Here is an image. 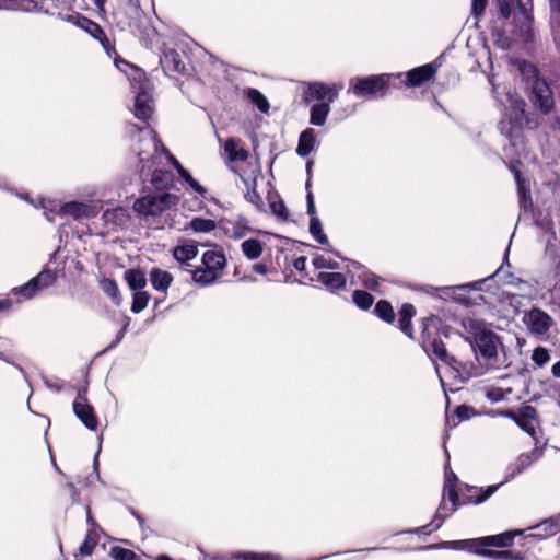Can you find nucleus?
Listing matches in <instances>:
<instances>
[{"mask_svg":"<svg viewBox=\"0 0 560 560\" xmlns=\"http://www.w3.org/2000/svg\"><path fill=\"white\" fill-rule=\"evenodd\" d=\"M466 339L470 342L478 365H471V377L483 375L487 371L500 366V350L503 349L501 338L479 318L466 317L462 320Z\"/></svg>","mask_w":560,"mask_h":560,"instance_id":"f257e3e1","label":"nucleus"},{"mask_svg":"<svg viewBox=\"0 0 560 560\" xmlns=\"http://www.w3.org/2000/svg\"><path fill=\"white\" fill-rule=\"evenodd\" d=\"M500 14L503 19L513 15L517 33L525 40L532 36V0H497Z\"/></svg>","mask_w":560,"mask_h":560,"instance_id":"f03ea898","label":"nucleus"},{"mask_svg":"<svg viewBox=\"0 0 560 560\" xmlns=\"http://www.w3.org/2000/svg\"><path fill=\"white\" fill-rule=\"evenodd\" d=\"M435 317L422 319L421 346L430 355L457 370L458 361L447 353L444 342L436 337Z\"/></svg>","mask_w":560,"mask_h":560,"instance_id":"7ed1b4c3","label":"nucleus"},{"mask_svg":"<svg viewBox=\"0 0 560 560\" xmlns=\"http://www.w3.org/2000/svg\"><path fill=\"white\" fill-rule=\"evenodd\" d=\"M389 74L370 75L365 78H353L350 81L348 92L358 97H373L388 86Z\"/></svg>","mask_w":560,"mask_h":560,"instance_id":"20e7f679","label":"nucleus"},{"mask_svg":"<svg viewBox=\"0 0 560 560\" xmlns=\"http://www.w3.org/2000/svg\"><path fill=\"white\" fill-rule=\"evenodd\" d=\"M176 197L164 192L161 195H148L138 198L133 203V210L141 215H158L171 206L175 205Z\"/></svg>","mask_w":560,"mask_h":560,"instance_id":"39448f33","label":"nucleus"},{"mask_svg":"<svg viewBox=\"0 0 560 560\" xmlns=\"http://www.w3.org/2000/svg\"><path fill=\"white\" fill-rule=\"evenodd\" d=\"M521 534V532H506L500 535H493V536H486L481 538L476 539H466V540H457V541H450L444 542V546H452V547H459L463 549H475L479 547H487V546H493V547H506L511 546L513 542V538L515 535Z\"/></svg>","mask_w":560,"mask_h":560,"instance_id":"423d86ee","label":"nucleus"},{"mask_svg":"<svg viewBox=\"0 0 560 560\" xmlns=\"http://www.w3.org/2000/svg\"><path fill=\"white\" fill-rule=\"evenodd\" d=\"M444 495H446L448 498V500L452 503V506L447 508L444 502H442L440 504L438 512L435 514V517L432 521V523L430 524V526H432V529L440 528L443 521L446 517H448L452 513H454L458 506L459 498H458L455 485L450 482V477H447V481H445V483H444ZM428 527H429V525L421 527L420 532L425 533Z\"/></svg>","mask_w":560,"mask_h":560,"instance_id":"0eeeda50","label":"nucleus"},{"mask_svg":"<svg viewBox=\"0 0 560 560\" xmlns=\"http://www.w3.org/2000/svg\"><path fill=\"white\" fill-rule=\"evenodd\" d=\"M530 102L544 113H549L555 106L553 93L549 84L536 78L532 84Z\"/></svg>","mask_w":560,"mask_h":560,"instance_id":"6e6552de","label":"nucleus"},{"mask_svg":"<svg viewBox=\"0 0 560 560\" xmlns=\"http://www.w3.org/2000/svg\"><path fill=\"white\" fill-rule=\"evenodd\" d=\"M54 281L55 275L49 270H45L30 280L26 284L14 288L13 293L22 295L23 299H31L37 291L51 285Z\"/></svg>","mask_w":560,"mask_h":560,"instance_id":"1a4fd4ad","label":"nucleus"},{"mask_svg":"<svg viewBox=\"0 0 560 560\" xmlns=\"http://www.w3.org/2000/svg\"><path fill=\"white\" fill-rule=\"evenodd\" d=\"M524 322L532 334L542 336L548 332L553 320L539 308H533L525 314Z\"/></svg>","mask_w":560,"mask_h":560,"instance_id":"9d476101","label":"nucleus"},{"mask_svg":"<svg viewBox=\"0 0 560 560\" xmlns=\"http://www.w3.org/2000/svg\"><path fill=\"white\" fill-rule=\"evenodd\" d=\"M142 141L148 148V150H140L138 152L139 162L142 164L141 173L143 174L145 171L148 173L151 172L155 166L159 147L161 143L152 132H148V136L143 138Z\"/></svg>","mask_w":560,"mask_h":560,"instance_id":"9b49d317","label":"nucleus"},{"mask_svg":"<svg viewBox=\"0 0 560 560\" xmlns=\"http://www.w3.org/2000/svg\"><path fill=\"white\" fill-rule=\"evenodd\" d=\"M501 415L514 420L515 423L529 435H535V420L537 417V411L533 406H523L517 415H515L513 411H503Z\"/></svg>","mask_w":560,"mask_h":560,"instance_id":"f8f14e48","label":"nucleus"},{"mask_svg":"<svg viewBox=\"0 0 560 560\" xmlns=\"http://www.w3.org/2000/svg\"><path fill=\"white\" fill-rule=\"evenodd\" d=\"M153 108V100L151 94L149 93L148 82H145L144 84H140L139 91H137L135 103L136 117L142 120H147L151 117Z\"/></svg>","mask_w":560,"mask_h":560,"instance_id":"ddd939ff","label":"nucleus"},{"mask_svg":"<svg viewBox=\"0 0 560 560\" xmlns=\"http://www.w3.org/2000/svg\"><path fill=\"white\" fill-rule=\"evenodd\" d=\"M341 86H328L322 82L308 84L307 91L304 94V101L310 103L312 100L324 101L328 98V103L335 101Z\"/></svg>","mask_w":560,"mask_h":560,"instance_id":"4468645a","label":"nucleus"},{"mask_svg":"<svg viewBox=\"0 0 560 560\" xmlns=\"http://www.w3.org/2000/svg\"><path fill=\"white\" fill-rule=\"evenodd\" d=\"M72 407L74 415L83 422L88 429L96 430L98 421L94 413L93 407L85 401L81 394L78 395L77 399L73 401Z\"/></svg>","mask_w":560,"mask_h":560,"instance_id":"2eb2a0df","label":"nucleus"},{"mask_svg":"<svg viewBox=\"0 0 560 560\" xmlns=\"http://www.w3.org/2000/svg\"><path fill=\"white\" fill-rule=\"evenodd\" d=\"M542 455V451L539 448H535L528 453L521 454L516 459L515 464L512 467V471L505 478V481L513 479L515 476L522 474L525 469H527L533 463H535Z\"/></svg>","mask_w":560,"mask_h":560,"instance_id":"dca6fc26","label":"nucleus"},{"mask_svg":"<svg viewBox=\"0 0 560 560\" xmlns=\"http://www.w3.org/2000/svg\"><path fill=\"white\" fill-rule=\"evenodd\" d=\"M499 487L500 485L488 486L486 489L474 486L468 487V493L464 495V502L471 504H480L487 501L492 494H494Z\"/></svg>","mask_w":560,"mask_h":560,"instance_id":"f3484780","label":"nucleus"},{"mask_svg":"<svg viewBox=\"0 0 560 560\" xmlns=\"http://www.w3.org/2000/svg\"><path fill=\"white\" fill-rule=\"evenodd\" d=\"M434 73L435 68L432 65L415 68L407 73V85L419 86L425 81H429Z\"/></svg>","mask_w":560,"mask_h":560,"instance_id":"a211bd4d","label":"nucleus"},{"mask_svg":"<svg viewBox=\"0 0 560 560\" xmlns=\"http://www.w3.org/2000/svg\"><path fill=\"white\" fill-rule=\"evenodd\" d=\"M225 256L221 252L208 250L202 256V266L215 273L219 278L225 266Z\"/></svg>","mask_w":560,"mask_h":560,"instance_id":"6ab92c4d","label":"nucleus"},{"mask_svg":"<svg viewBox=\"0 0 560 560\" xmlns=\"http://www.w3.org/2000/svg\"><path fill=\"white\" fill-rule=\"evenodd\" d=\"M72 20L75 25L88 32L94 38L98 39L104 47L106 46V43L108 42L107 37L102 27L97 23L84 16H75L72 18Z\"/></svg>","mask_w":560,"mask_h":560,"instance_id":"aec40b11","label":"nucleus"},{"mask_svg":"<svg viewBox=\"0 0 560 560\" xmlns=\"http://www.w3.org/2000/svg\"><path fill=\"white\" fill-rule=\"evenodd\" d=\"M241 179L246 187V191L244 194L245 199L254 205L258 210H264V200L256 190V178H246L241 176Z\"/></svg>","mask_w":560,"mask_h":560,"instance_id":"412c9836","label":"nucleus"},{"mask_svg":"<svg viewBox=\"0 0 560 560\" xmlns=\"http://www.w3.org/2000/svg\"><path fill=\"white\" fill-rule=\"evenodd\" d=\"M416 314L415 306L412 304L406 303L399 310V328L404 331L408 337H413V331L411 327V319Z\"/></svg>","mask_w":560,"mask_h":560,"instance_id":"4be33fe9","label":"nucleus"},{"mask_svg":"<svg viewBox=\"0 0 560 560\" xmlns=\"http://www.w3.org/2000/svg\"><path fill=\"white\" fill-rule=\"evenodd\" d=\"M224 151L232 162L245 161L248 158V152L243 148L241 141L233 138L225 141Z\"/></svg>","mask_w":560,"mask_h":560,"instance_id":"5701e85b","label":"nucleus"},{"mask_svg":"<svg viewBox=\"0 0 560 560\" xmlns=\"http://www.w3.org/2000/svg\"><path fill=\"white\" fill-rule=\"evenodd\" d=\"M314 144L315 130L312 128H307L300 135L296 153L303 158L307 156L314 149Z\"/></svg>","mask_w":560,"mask_h":560,"instance_id":"b1692460","label":"nucleus"},{"mask_svg":"<svg viewBox=\"0 0 560 560\" xmlns=\"http://www.w3.org/2000/svg\"><path fill=\"white\" fill-rule=\"evenodd\" d=\"M317 279L331 291L341 289L346 285V277L339 272H319Z\"/></svg>","mask_w":560,"mask_h":560,"instance_id":"393cba45","label":"nucleus"},{"mask_svg":"<svg viewBox=\"0 0 560 560\" xmlns=\"http://www.w3.org/2000/svg\"><path fill=\"white\" fill-rule=\"evenodd\" d=\"M150 281L155 290L165 291L171 285L173 277L165 270L153 268L150 272Z\"/></svg>","mask_w":560,"mask_h":560,"instance_id":"a878e982","label":"nucleus"},{"mask_svg":"<svg viewBox=\"0 0 560 560\" xmlns=\"http://www.w3.org/2000/svg\"><path fill=\"white\" fill-rule=\"evenodd\" d=\"M501 103L506 109H511V119L518 120L524 114L525 103L517 94L509 93L506 102L501 100Z\"/></svg>","mask_w":560,"mask_h":560,"instance_id":"bb28decb","label":"nucleus"},{"mask_svg":"<svg viewBox=\"0 0 560 560\" xmlns=\"http://www.w3.org/2000/svg\"><path fill=\"white\" fill-rule=\"evenodd\" d=\"M126 282L132 291H141L147 285L145 275L138 269H129L124 275Z\"/></svg>","mask_w":560,"mask_h":560,"instance_id":"cd10ccee","label":"nucleus"},{"mask_svg":"<svg viewBox=\"0 0 560 560\" xmlns=\"http://www.w3.org/2000/svg\"><path fill=\"white\" fill-rule=\"evenodd\" d=\"M330 112L329 103L315 104L311 108L310 122L314 126H323Z\"/></svg>","mask_w":560,"mask_h":560,"instance_id":"c85d7f7f","label":"nucleus"},{"mask_svg":"<svg viewBox=\"0 0 560 560\" xmlns=\"http://www.w3.org/2000/svg\"><path fill=\"white\" fill-rule=\"evenodd\" d=\"M88 209V206L82 202L71 201L60 207L59 214H67L73 219H80L86 215Z\"/></svg>","mask_w":560,"mask_h":560,"instance_id":"c756f323","label":"nucleus"},{"mask_svg":"<svg viewBox=\"0 0 560 560\" xmlns=\"http://www.w3.org/2000/svg\"><path fill=\"white\" fill-rule=\"evenodd\" d=\"M161 65L165 70L182 72L185 68L184 63L179 59V56L176 51L170 50L164 52L161 58Z\"/></svg>","mask_w":560,"mask_h":560,"instance_id":"7c9ffc66","label":"nucleus"},{"mask_svg":"<svg viewBox=\"0 0 560 560\" xmlns=\"http://www.w3.org/2000/svg\"><path fill=\"white\" fill-rule=\"evenodd\" d=\"M353 269H357V270H362L360 273H359V278L362 279V284L370 289V290H373V291H376L378 285H380V281L381 279L375 276L374 273H371L369 271H366L362 266H360L357 261H352L351 265H350Z\"/></svg>","mask_w":560,"mask_h":560,"instance_id":"2f4dec72","label":"nucleus"},{"mask_svg":"<svg viewBox=\"0 0 560 560\" xmlns=\"http://www.w3.org/2000/svg\"><path fill=\"white\" fill-rule=\"evenodd\" d=\"M100 535H98V528H91L84 539V541L81 544L79 551L81 556H91L94 551V548L98 544Z\"/></svg>","mask_w":560,"mask_h":560,"instance_id":"473e14b6","label":"nucleus"},{"mask_svg":"<svg viewBox=\"0 0 560 560\" xmlns=\"http://www.w3.org/2000/svg\"><path fill=\"white\" fill-rule=\"evenodd\" d=\"M534 529L536 530V533L533 534V536H537L540 538L555 535L560 530V520L551 518V520L545 521V522L540 523L539 525H537Z\"/></svg>","mask_w":560,"mask_h":560,"instance_id":"72a5a7b5","label":"nucleus"},{"mask_svg":"<svg viewBox=\"0 0 560 560\" xmlns=\"http://www.w3.org/2000/svg\"><path fill=\"white\" fill-rule=\"evenodd\" d=\"M192 279L200 285H209L215 282L219 277L212 271L208 270L207 267L201 266L192 271Z\"/></svg>","mask_w":560,"mask_h":560,"instance_id":"f704fd0d","label":"nucleus"},{"mask_svg":"<svg viewBox=\"0 0 560 560\" xmlns=\"http://www.w3.org/2000/svg\"><path fill=\"white\" fill-rule=\"evenodd\" d=\"M198 254L197 246L194 244H185L176 246L173 250L174 258L177 261L184 262L194 259Z\"/></svg>","mask_w":560,"mask_h":560,"instance_id":"c9c22d12","label":"nucleus"},{"mask_svg":"<svg viewBox=\"0 0 560 560\" xmlns=\"http://www.w3.org/2000/svg\"><path fill=\"white\" fill-rule=\"evenodd\" d=\"M100 287L102 291L108 295L116 305H120L122 299L116 281L112 279H102L100 281Z\"/></svg>","mask_w":560,"mask_h":560,"instance_id":"e433bc0d","label":"nucleus"},{"mask_svg":"<svg viewBox=\"0 0 560 560\" xmlns=\"http://www.w3.org/2000/svg\"><path fill=\"white\" fill-rule=\"evenodd\" d=\"M243 254L248 259H256L262 253V245L258 240L249 238L242 243L241 245Z\"/></svg>","mask_w":560,"mask_h":560,"instance_id":"4c0bfd02","label":"nucleus"},{"mask_svg":"<svg viewBox=\"0 0 560 560\" xmlns=\"http://www.w3.org/2000/svg\"><path fill=\"white\" fill-rule=\"evenodd\" d=\"M37 7L34 0H0V9L33 11Z\"/></svg>","mask_w":560,"mask_h":560,"instance_id":"58836bf2","label":"nucleus"},{"mask_svg":"<svg viewBox=\"0 0 560 560\" xmlns=\"http://www.w3.org/2000/svg\"><path fill=\"white\" fill-rule=\"evenodd\" d=\"M475 552L480 556L491 557L495 560H521V553L514 555L513 551L504 550V551H492L488 549H475Z\"/></svg>","mask_w":560,"mask_h":560,"instance_id":"ea45409f","label":"nucleus"},{"mask_svg":"<svg viewBox=\"0 0 560 560\" xmlns=\"http://www.w3.org/2000/svg\"><path fill=\"white\" fill-rule=\"evenodd\" d=\"M189 226L196 233H209L215 229L217 224L210 219L194 218L189 222Z\"/></svg>","mask_w":560,"mask_h":560,"instance_id":"a19ab883","label":"nucleus"},{"mask_svg":"<svg viewBox=\"0 0 560 560\" xmlns=\"http://www.w3.org/2000/svg\"><path fill=\"white\" fill-rule=\"evenodd\" d=\"M249 224L246 218L238 217L233 223L229 232L234 238H242L249 232Z\"/></svg>","mask_w":560,"mask_h":560,"instance_id":"79ce46f5","label":"nucleus"},{"mask_svg":"<svg viewBox=\"0 0 560 560\" xmlns=\"http://www.w3.org/2000/svg\"><path fill=\"white\" fill-rule=\"evenodd\" d=\"M246 95L248 100L259 108V110H261L262 113L268 112L269 103L262 93H260L256 89H248L246 91Z\"/></svg>","mask_w":560,"mask_h":560,"instance_id":"37998d69","label":"nucleus"},{"mask_svg":"<svg viewBox=\"0 0 560 560\" xmlns=\"http://www.w3.org/2000/svg\"><path fill=\"white\" fill-rule=\"evenodd\" d=\"M374 311L381 319L387 323H392L394 320L395 314L389 302L385 300L378 301Z\"/></svg>","mask_w":560,"mask_h":560,"instance_id":"c03bdc74","label":"nucleus"},{"mask_svg":"<svg viewBox=\"0 0 560 560\" xmlns=\"http://www.w3.org/2000/svg\"><path fill=\"white\" fill-rule=\"evenodd\" d=\"M310 233L320 244H328V237L323 232L322 222L317 217H313L310 220Z\"/></svg>","mask_w":560,"mask_h":560,"instance_id":"a18cd8bd","label":"nucleus"},{"mask_svg":"<svg viewBox=\"0 0 560 560\" xmlns=\"http://www.w3.org/2000/svg\"><path fill=\"white\" fill-rule=\"evenodd\" d=\"M150 295L145 291H136L133 294V301L131 305V311L133 313H140L142 312L149 303Z\"/></svg>","mask_w":560,"mask_h":560,"instance_id":"49530a36","label":"nucleus"},{"mask_svg":"<svg viewBox=\"0 0 560 560\" xmlns=\"http://www.w3.org/2000/svg\"><path fill=\"white\" fill-rule=\"evenodd\" d=\"M514 173L517 186H518V195H520V203L521 207L526 208L527 202L530 201L529 190L525 188L524 180L521 178V174L513 166L511 167Z\"/></svg>","mask_w":560,"mask_h":560,"instance_id":"de8ad7c7","label":"nucleus"},{"mask_svg":"<svg viewBox=\"0 0 560 560\" xmlns=\"http://www.w3.org/2000/svg\"><path fill=\"white\" fill-rule=\"evenodd\" d=\"M353 302L358 307L368 310L372 306L374 299L370 293L357 290L353 292Z\"/></svg>","mask_w":560,"mask_h":560,"instance_id":"09e8293b","label":"nucleus"},{"mask_svg":"<svg viewBox=\"0 0 560 560\" xmlns=\"http://www.w3.org/2000/svg\"><path fill=\"white\" fill-rule=\"evenodd\" d=\"M109 555L114 560H133L136 557L132 550L122 547H113Z\"/></svg>","mask_w":560,"mask_h":560,"instance_id":"8fccbe9b","label":"nucleus"},{"mask_svg":"<svg viewBox=\"0 0 560 560\" xmlns=\"http://www.w3.org/2000/svg\"><path fill=\"white\" fill-rule=\"evenodd\" d=\"M532 360L537 366H544L550 360L548 350L542 347L536 348L533 352Z\"/></svg>","mask_w":560,"mask_h":560,"instance_id":"3c124183","label":"nucleus"},{"mask_svg":"<svg viewBox=\"0 0 560 560\" xmlns=\"http://www.w3.org/2000/svg\"><path fill=\"white\" fill-rule=\"evenodd\" d=\"M313 265L316 269H337L338 262L327 259L324 256H316L313 258Z\"/></svg>","mask_w":560,"mask_h":560,"instance_id":"603ef678","label":"nucleus"},{"mask_svg":"<svg viewBox=\"0 0 560 560\" xmlns=\"http://www.w3.org/2000/svg\"><path fill=\"white\" fill-rule=\"evenodd\" d=\"M270 209H271V212L275 215H277L278 218L283 219V220H285L288 218L287 208L282 200L271 201Z\"/></svg>","mask_w":560,"mask_h":560,"instance_id":"864d4df0","label":"nucleus"},{"mask_svg":"<svg viewBox=\"0 0 560 560\" xmlns=\"http://www.w3.org/2000/svg\"><path fill=\"white\" fill-rule=\"evenodd\" d=\"M244 560H282L278 555L272 553H246Z\"/></svg>","mask_w":560,"mask_h":560,"instance_id":"5fc2aeb1","label":"nucleus"},{"mask_svg":"<svg viewBox=\"0 0 560 560\" xmlns=\"http://www.w3.org/2000/svg\"><path fill=\"white\" fill-rule=\"evenodd\" d=\"M455 412L459 420H468L475 415V410L466 405L458 406Z\"/></svg>","mask_w":560,"mask_h":560,"instance_id":"6e6d98bb","label":"nucleus"},{"mask_svg":"<svg viewBox=\"0 0 560 560\" xmlns=\"http://www.w3.org/2000/svg\"><path fill=\"white\" fill-rule=\"evenodd\" d=\"M552 9V22L560 28V0H550Z\"/></svg>","mask_w":560,"mask_h":560,"instance_id":"4d7b16f0","label":"nucleus"},{"mask_svg":"<svg viewBox=\"0 0 560 560\" xmlns=\"http://www.w3.org/2000/svg\"><path fill=\"white\" fill-rule=\"evenodd\" d=\"M487 397L492 401H500L504 399V393L501 388H494L487 393Z\"/></svg>","mask_w":560,"mask_h":560,"instance_id":"13d9d810","label":"nucleus"},{"mask_svg":"<svg viewBox=\"0 0 560 560\" xmlns=\"http://www.w3.org/2000/svg\"><path fill=\"white\" fill-rule=\"evenodd\" d=\"M487 0H472V13L478 15L483 12Z\"/></svg>","mask_w":560,"mask_h":560,"instance_id":"bf43d9fd","label":"nucleus"},{"mask_svg":"<svg viewBox=\"0 0 560 560\" xmlns=\"http://www.w3.org/2000/svg\"><path fill=\"white\" fill-rule=\"evenodd\" d=\"M293 266L296 270H304L305 269V266H306V258L301 256L299 258H296L293 262Z\"/></svg>","mask_w":560,"mask_h":560,"instance_id":"052dcab7","label":"nucleus"},{"mask_svg":"<svg viewBox=\"0 0 560 560\" xmlns=\"http://www.w3.org/2000/svg\"><path fill=\"white\" fill-rule=\"evenodd\" d=\"M162 151L167 155V159L178 172L180 167H183L182 164L165 148H162Z\"/></svg>","mask_w":560,"mask_h":560,"instance_id":"680f3d73","label":"nucleus"},{"mask_svg":"<svg viewBox=\"0 0 560 560\" xmlns=\"http://www.w3.org/2000/svg\"><path fill=\"white\" fill-rule=\"evenodd\" d=\"M57 214H59V211L57 212L54 209L44 211V215L49 222H54Z\"/></svg>","mask_w":560,"mask_h":560,"instance_id":"e2e57ef3","label":"nucleus"},{"mask_svg":"<svg viewBox=\"0 0 560 560\" xmlns=\"http://www.w3.org/2000/svg\"><path fill=\"white\" fill-rule=\"evenodd\" d=\"M190 187H191L195 191H197L198 194H200V195H205V194H206V189H205L201 185H199V183H198L197 180H195V182L190 185Z\"/></svg>","mask_w":560,"mask_h":560,"instance_id":"0e129e2a","label":"nucleus"},{"mask_svg":"<svg viewBox=\"0 0 560 560\" xmlns=\"http://www.w3.org/2000/svg\"><path fill=\"white\" fill-rule=\"evenodd\" d=\"M253 269H254V271H256L257 273H261V275H264V273H266V272H267V267H266V265H264V264H255V265L253 266Z\"/></svg>","mask_w":560,"mask_h":560,"instance_id":"69168bd1","label":"nucleus"},{"mask_svg":"<svg viewBox=\"0 0 560 560\" xmlns=\"http://www.w3.org/2000/svg\"><path fill=\"white\" fill-rule=\"evenodd\" d=\"M307 214L311 218L316 217V210H315V203L314 202H307Z\"/></svg>","mask_w":560,"mask_h":560,"instance_id":"338daca9","label":"nucleus"},{"mask_svg":"<svg viewBox=\"0 0 560 560\" xmlns=\"http://www.w3.org/2000/svg\"><path fill=\"white\" fill-rule=\"evenodd\" d=\"M552 374L556 376V377H560V361H558L557 363H555L552 365Z\"/></svg>","mask_w":560,"mask_h":560,"instance_id":"774afa93","label":"nucleus"}]
</instances>
